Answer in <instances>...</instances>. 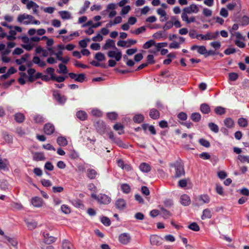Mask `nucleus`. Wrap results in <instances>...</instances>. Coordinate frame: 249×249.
<instances>
[{
	"label": "nucleus",
	"instance_id": "473e14b6",
	"mask_svg": "<svg viewBox=\"0 0 249 249\" xmlns=\"http://www.w3.org/2000/svg\"><path fill=\"white\" fill-rule=\"evenodd\" d=\"M153 37L156 39H160L161 38H165L167 37L166 34L164 31H159L154 34Z\"/></svg>",
	"mask_w": 249,
	"mask_h": 249
},
{
	"label": "nucleus",
	"instance_id": "1a4fd4ad",
	"mask_svg": "<svg viewBox=\"0 0 249 249\" xmlns=\"http://www.w3.org/2000/svg\"><path fill=\"white\" fill-rule=\"evenodd\" d=\"M110 48H113L114 50H118L115 46V42L114 40L107 39L106 43L103 46L102 49L104 50H108Z\"/></svg>",
	"mask_w": 249,
	"mask_h": 249
},
{
	"label": "nucleus",
	"instance_id": "69168bd1",
	"mask_svg": "<svg viewBox=\"0 0 249 249\" xmlns=\"http://www.w3.org/2000/svg\"><path fill=\"white\" fill-rule=\"evenodd\" d=\"M44 168L49 171H53L54 169V166L50 161L46 162L44 165Z\"/></svg>",
	"mask_w": 249,
	"mask_h": 249
},
{
	"label": "nucleus",
	"instance_id": "f03ea898",
	"mask_svg": "<svg viewBox=\"0 0 249 249\" xmlns=\"http://www.w3.org/2000/svg\"><path fill=\"white\" fill-rule=\"evenodd\" d=\"M93 125L96 131L100 135L105 134L108 128L106 123L102 120H95L93 123Z\"/></svg>",
	"mask_w": 249,
	"mask_h": 249
},
{
	"label": "nucleus",
	"instance_id": "aec40b11",
	"mask_svg": "<svg viewBox=\"0 0 249 249\" xmlns=\"http://www.w3.org/2000/svg\"><path fill=\"white\" fill-rule=\"evenodd\" d=\"M224 124L228 128H232L234 126V122L230 117L226 118L224 120Z\"/></svg>",
	"mask_w": 249,
	"mask_h": 249
},
{
	"label": "nucleus",
	"instance_id": "e2e57ef3",
	"mask_svg": "<svg viewBox=\"0 0 249 249\" xmlns=\"http://www.w3.org/2000/svg\"><path fill=\"white\" fill-rule=\"evenodd\" d=\"M210 45L215 50H218L221 46V43L219 41L212 42L210 43Z\"/></svg>",
	"mask_w": 249,
	"mask_h": 249
},
{
	"label": "nucleus",
	"instance_id": "f704fd0d",
	"mask_svg": "<svg viewBox=\"0 0 249 249\" xmlns=\"http://www.w3.org/2000/svg\"><path fill=\"white\" fill-rule=\"evenodd\" d=\"M237 124L240 126L245 127L248 126V122L246 119L240 118L238 119Z\"/></svg>",
	"mask_w": 249,
	"mask_h": 249
},
{
	"label": "nucleus",
	"instance_id": "a19ab883",
	"mask_svg": "<svg viewBox=\"0 0 249 249\" xmlns=\"http://www.w3.org/2000/svg\"><path fill=\"white\" fill-rule=\"evenodd\" d=\"M9 183L6 180L1 179L0 180V188L3 190H6L8 189Z\"/></svg>",
	"mask_w": 249,
	"mask_h": 249
},
{
	"label": "nucleus",
	"instance_id": "338daca9",
	"mask_svg": "<svg viewBox=\"0 0 249 249\" xmlns=\"http://www.w3.org/2000/svg\"><path fill=\"white\" fill-rule=\"evenodd\" d=\"M173 26V22L171 21H167L164 25V26L163 27V29L164 31L167 30L168 29H171Z\"/></svg>",
	"mask_w": 249,
	"mask_h": 249
},
{
	"label": "nucleus",
	"instance_id": "4468645a",
	"mask_svg": "<svg viewBox=\"0 0 249 249\" xmlns=\"http://www.w3.org/2000/svg\"><path fill=\"white\" fill-rule=\"evenodd\" d=\"M31 203L34 206L39 208L42 206L43 200L39 197L35 196L32 198Z\"/></svg>",
	"mask_w": 249,
	"mask_h": 249
},
{
	"label": "nucleus",
	"instance_id": "3c124183",
	"mask_svg": "<svg viewBox=\"0 0 249 249\" xmlns=\"http://www.w3.org/2000/svg\"><path fill=\"white\" fill-rule=\"evenodd\" d=\"M239 77V75L236 72H230L229 74V80L231 81H236Z\"/></svg>",
	"mask_w": 249,
	"mask_h": 249
},
{
	"label": "nucleus",
	"instance_id": "680f3d73",
	"mask_svg": "<svg viewBox=\"0 0 249 249\" xmlns=\"http://www.w3.org/2000/svg\"><path fill=\"white\" fill-rule=\"evenodd\" d=\"M16 31L14 30H10L9 31V36H7V39L8 40H15L16 39Z\"/></svg>",
	"mask_w": 249,
	"mask_h": 249
},
{
	"label": "nucleus",
	"instance_id": "de8ad7c7",
	"mask_svg": "<svg viewBox=\"0 0 249 249\" xmlns=\"http://www.w3.org/2000/svg\"><path fill=\"white\" fill-rule=\"evenodd\" d=\"M58 67L59 68V70H57V72L58 73H63L65 74L68 72L67 68L65 65H63L62 64H59L58 65Z\"/></svg>",
	"mask_w": 249,
	"mask_h": 249
},
{
	"label": "nucleus",
	"instance_id": "9d476101",
	"mask_svg": "<svg viewBox=\"0 0 249 249\" xmlns=\"http://www.w3.org/2000/svg\"><path fill=\"white\" fill-rule=\"evenodd\" d=\"M107 56L111 58H115L116 61H119L122 57L121 52H116L115 51H109L107 53Z\"/></svg>",
	"mask_w": 249,
	"mask_h": 249
},
{
	"label": "nucleus",
	"instance_id": "8fccbe9b",
	"mask_svg": "<svg viewBox=\"0 0 249 249\" xmlns=\"http://www.w3.org/2000/svg\"><path fill=\"white\" fill-rule=\"evenodd\" d=\"M27 226L29 229L32 230L35 229L37 225V223L36 221H28L26 222Z\"/></svg>",
	"mask_w": 249,
	"mask_h": 249
},
{
	"label": "nucleus",
	"instance_id": "4d7b16f0",
	"mask_svg": "<svg viewBox=\"0 0 249 249\" xmlns=\"http://www.w3.org/2000/svg\"><path fill=\"white\" fill-rule=\"evenodd\" d=\"M241 25L245 26L249 24V18L248 16H244L240 20Z\"/></svg>",
	"mask_w": 249,
	"mask_h": 249
},
{
	"label": "nucleus",
	"instance_id": "c85d7f7f",
	"mask_svg": "<svg viewBox=\"0 0 249 249\" xmlns=\"http://www.w3.org/2000/svg\"><path fill=\"white\" fill-rule=\"evenodd\" d=\"M14 118L16 121L18 123H22L25 120L24 115L21 113H16Z\"/></svg>",
	"mask_w": 249,
	"mask_h": 249
},
{
	"label": "nucleus",
	"instance_id": "4be33fe9",
	"mask_svg": "<svg viewBox=\"0 0 249 249\" xmlns=\"http://www.w3.org/2000/svg\"><path fill=\"white\" fill-rule=\"evenodd\" d=\"M160 115L159 111L155 108H152L150 110L149 116L153 119H158L160 117Z\"/></svg>",
	"mask_w": 249,
	"mask_h": 249
},
{
	"label": "nucleus",
	"instance_id": "f257e3e1",
	"mask_svg": "<svg viewBox=\"0 0 249 249\" xmlns=\"http://www.w3.org/2000/svg\"><path fill=\"white\" fill-rule=\"evenodd\" d=\"M170 166L175 169V172L173 178H178L185 175L184 165L181 160H176L170 164Z\"/></svg>",
	"mask_w": 249,
	"mask_h": 249
},
{
	"label": "nucleus",
	"instance_id": "dca6fc26",
	"mask_svg": "<svg viewBox=\"0 0 249 249\" xmlns=\"http://www.w3.org/2000/svg\"><path fill=\"white\" fill-rule=\"evenodd\" d=\"M9 165V162L7 159H2L0 158V170H6Z\"/></svg>",
	"mask_w": 249,
	"mask_h": 249
},
{
	"label": "nucleus",
	"instance_id": "a878e982",
	"mask_svg": "<svg viewBox=\"0 0 249 249\" xmlns=\"http://www.w3.org/2000/svg\"><path fill=\"white\" fill-rule=\"evenodd\" d=\"M97 175V172L93 169H88L87 170V177L89 179H94Z\"/></svg>",
	"mask_w": 249,
	"mask_h": 249
},
{
	"label": "nucleus",
	"instance_id": "0eeeda50",
	"mask_svg": "<svg viewBox=\"0 0 249 249\" xmlns=\"http://www.w3.org/2000/svg\"><path fill=\"white\" fill-rule=\"evenodd\" d=\"M43 131L47 135H52L55 131V127L52 123H47L43 126Z\"/></svg>",
	"mask_w": 249,
	"mask_h": 249
},
{
	"label": "nucleus",
	"instance_id": "7ed1b4c3",
	"mask_svg": "<svg viewBox=\"0 0 249 249\" xmlns=\"http://www.w3.org/2000/svg\"><path fill=\"white\" fill-rule=\"evenodd\" d=\"M91 197L96 199L100 204L107 205L111 201V198L105 194H100L97 196L96 194H92Z\"/></svg>",
	"mask_w": 249,
	"mask_h": 249
},
{
	"label": "nucleus",
	"instance_id": "774afa93",
	"mask_svg": "<svg viewBox=\"0 0 249 249\" xmlns=\"http://www.w3.org/2000/svg\"><path fill=\"white\" fill-rule=\"evenodd\" d=\"M178 118L182 121H185L187 119V115L186 113L181 112L177 115Z\"/></svg>",
	"mask_w": 249,
	"mask_h": 249
},
{
	"label": "nucleus",
	"instance_id": "e433bc0d",
	"mask_svg": "<svg viewBox=\"0 0 249 249\" xmlns=\"http://www.w3.org/2000/svg\"><path fill=\"white\" fill-rule=\"evenodd\" d=\"M144 117L142 114H136L133 117V121L135 123L139 124L143 122Z\"/></svg>",
	"mask_w": 249,
	"mask_h": 249
},
{
	"label": "nucleus",
	"instance_id": "a211bd4d",
	"mask_svg": "<svg viewBox=\"0 0 249 249\" xmlns=\"http://www.w3.org/2000/svg\"><path fill=\"white\" fill-rule=\"evenodd\" d=\"M113 129L118 131V133L119 135L123 134L124 133V126L121 123L115 124L113 126Z\"/></svg>",
	"mask_w": 249,
	"mask_h": 249
},
{
	"label": "nucleus",
	"instance_id": "6e6552de",
	"mask_svg": "<svg viewBox=\"0 0 249 249\" xmlns=\"http://www.w3.org/2000/svg\"><path fill=\"white\" fill-rule=\"evenodd\" d=\"M43 242L48 245L54 243L57 239L56 237L51 235L49 233L43 232Z\"/></svg>",
	"mask_w": 249,
	"mask_h": 249
},
{
	"label": "nucleus",
	"instance_id": "49530a36",
	"mask_svg": "<svg viewBox=\"0 0 249 249\" xmlns=\"http://www.w3.org/2000/svg\"><path fill=\"white\" fill-rule=\"evenodd\" d=\"M121 188L123 192L125 194H128L131 190L130 186L127 183L122 184Z\"/></svg>",
	"mask_w": 249,
	"mask_h": 249
},
{
	"label": "nucleus",
	"instance_id": "603ef678",
	"mask_svg": "<svg viewBox=\"0 0 249 249\" xmlns=\"http://www.w3.org/2000/svg\"><path fill=\"white\" fill-rule=\"evenodd\" d=\"M90 4V2L89 1L86 0L84 3V6L81 8L80 11H79V14L81 15L83 14L85 12L86 10L89 8V5Z\"/></svg>",
	"mask_w": 249,
	"mask_h": 249
},
{
	"label": "nucleus",
	"instance_id": "09e8293b",
	"mask_svg": "<svg viewBox=\"0 0 249 249\" xmlns=\"http://www.w3.org/2000/svg\"><path fill=\"white\" fill-rule=\"evenodd\" d=\"M118 166L124 169V168L128 169L129 166L128 164H124V161L122 159L118 160L117 161Z\"/></svg>",
	"mask_w": 249,
	"mask_h": 249
},
{
	"label": "nucleus",
	"instance_id": "37998d69",
	"mask_svg": "<svg viewBox=\"0 0 249 249\" xmlns=\"http://www.w3.org/2000/svg\"><path fill=\"white\" fill-rule=\"evenodd\" d=\"M188 228L195 231H198L200 230L199 226L196 222H193L188 226Z\"/></svg>",
	"mask_w": 249,
	"mask_h": 249
},
{
	"label": "nucleus",
	"instance_id": "f3484780",
	"mask_svg": "<svg viewBox=\"0 0 249 249\" xmlns=\"http://www.w3.org/2000/svg\"><path fill=\"white\" fill-rule=\"evenodd\" d=\"M62 249H75L72 243L67 239L62 241Z\"/></svg>",
	"mask_w": 249,
	"mask_h": 249
},
{
	"label": "nucleus",
	"instance_id": "ddd939ff",
	"mask_svg": "<svg viewBox=\"0 0 249 249\" xmlns=\"http://www.w3.org/2000/svg\"><path fill=\"white\" fill-rule=\"evenodd\" d=\"M183 11L188 14H191L192 13H197L199 9L196 5L192 4L190 5V6L184 8Z\"/></svg>",
	"mask_w": 249,
	"mask_h": 249
},
{
	"label": "nucleus",
	"instance_id": "cd10ccee",
	"mask_svg": "<svg viewBox=\"0 0 249 249\" xmlns=\"http://www.w3.org/2000/svg\"><path fill=\"white\" fill-rule=\"evenodd\" d=\"M33 118L35 123L36 124H41L43 123L44 121L43 117L39 114L33 115Z\"/></svg>",
	"mask_w": 249,
	"mask_h": 249
},
{
	"label": "nucleus",
	"instance_id": "423d86ee",
	"mask_svg": "<svg viewBox=\"0 0 249 249\" xmlns=\"http://www.w3.org/2000/svg\"><path fill=\"white\" fill-rule=\"evenodd\" d=\"M68 75L71 79L80 83L83 82L86 78V75L84 73L77 74L73 72H70Z\"/></svg>",
	"mask_w": 249,
	"mask_h": 249
},
{
	"label": "nucleus",
	"instance_id": "bb28decb",
	"mask_svg": "<svg viewBox=\"0 0 249 249\" xmlns=\"http://www.w3.org/2000/svg\"><path fill=\"white\" fill-rule=\"evenodd\" d=\"M212 217L211 211L209 209H204L203 211L201 219L204 220L207 218H210Z\"/></svg>",
	"mask_w": 249,
	"mask_h": 249
},
{
	"label": "nucleus",
	"instance_id": "9b49d317",
	"mask_svg": "<svg viewBox=\"0 0 249 249\" xmlns=\"http://www.w3.org/2000/svg\"><path fill=\"white\" fill-rule=\"evenodd\" d=\"M115 207L119 210H123L126 207V201L123 198H119L115 202Z\"/></svg>",
	"mask_w": 249,
	"mask_h": 249
},
{
	"label": "nucleus",
	"instance_id": "2eb2a0df",
	"mask_svg": "<svg viewBox=\"0 0 249 249\" xmlns=\"http://www.w3.org/2000/svg\"><path fill=\"white\" fill-rule=\"evenodd\" d=\"M180 201L181 204L184 206H188L191 203L190 197L186 194H184L180 196Z\"/></svg>",
	"mask_w": 249,
	"mask_h": 249
},
{
	"label": "nucleus",
	"instance_id": "5fc2aeb1",
	"mask_svg": "<svg viewBox=\"0 0 249 249\" xmlns=\"http://www.w3.org/2000/svg\"><path fill=\"white\" fill-rule=\"evenodd\" d=\"M101 221L103 225L106 226H109L111 224V221L109 218L107 216H103L101 219Z\"/></svg>",
	"mask_w": 249,
	"mask_h": 249
},
{
	"label": "nucleus",
	"instance_id": "6ab92c4d",
	"mask_svg": "<svg viewBox=\"0 0 249 249\" xmlns=\"http://www.w3.org/2000/svg\"><path fill=\"white\" fill-rule=\"evenodd\" d=\"M139 168L141 171L143 173H148L151 169V166L145 162L142 163L140 165Z\"/></svg>",
	"mask_w": 249,
	"mask_h": 249
},
{
	"label": "nucleus",
	"instance_id": "4c0bfd02",
	"mask_svg": "<svg viewBox=\"0 0 249 249\" xmlns=\"http://www.w3.org/2000/svg\"><path fill=\"white\" fill-rule=\"evenodd\" d=\"M3 138L4 139L6 142L8 143H13V136L11 135L8 134L7 132L3 133Z\"/></svg>",
	"mask_w": 249,
	"mask_h": 249
},
{
	"label": "nucleus",
	"instance_id": "c9c22d12",
	"mask_svg": "<svg viewBox=\"0 0 249 249\" xmlns=\"http://www.w3.org/2000/svg\"><path fill=\"white\" fill-rule=\"evenodd\" d=\"M113 142L121 148H127L128 147L127 145L124 143V142L119 138H116Z\"/></svg>",
	"mask_w": 249,
	"mask_h": 249
},
{
	"label": "nucleus",
	"instance_id": "c03bdc74",
	"mask_svg": "<svg viewBox=\"0 0 249 249\" xmlns=\"http://www.w3.org/2000/svg\"><path fill=\"white\" fill-rule=\"evenodd\" d=\"M154 44H155V41L153 39H151L148 41H146L143 44L142 47L144 49H147L150 48L151 47L154 46Z\"/></svg>",
	"mask_w": 249,
	"mask_h": 249
},
{
	"label": "nucleus",
	"instance_id": "2f4dec72",
	"mask_svg": "<svg viewBox=\"0 0 249 249\" xmlns=\"http://www.w3.org/2000/svg\"><path fill=\"white\" fill-rule=\"evenodd\" d=\"M190 118L193 122H194L195 123H197V122H199V121L200 120L201 116L200 113H197V112H195V113H193L191 114Z\"/></svg>",
	"mask_w": 249,
	"mask_h": 249
},
{
	"label": "nucleus",
	"instance_id": "20e7f679",
	"mask_svg": "<svg viewBox=\"0 0 249 249\" xmlns=\"http://www.w3.org/2000/svg\"><path fill=\"white\" fill-rule=\"evenodd\" d=\"M53 95L54 99L59 104H64L67 100V97L65 95H61L57 90H54L53 91Z\"/></svg>",
	"mask_w": 249,
	"mask_h": 249
},
{
	"label": "nucleus",
	"instance_id": "7c9ffc66",
	"mask_svg": "<svg viewBox=\"0 0 249 249\" xmlns=\"http://www.w3.org/2000/svg\"><path fill=\"white\" fill-rule=\"evenodd\" d=\"M29 53H26L24 55H23L20 59H17L16 60V63L17 65H21L23 62H25L27 61V59L30 57Z\"/></svg>",
	"mask_w": 249,
	"mask_h": 249
},
{
	"label": "nucleus",
	"instance_id": "c756f323",
	"mask_svg": "<svg viewBox=\"0 0 249 249\" xmlns=\"http://www.w3.org/2000/svg\"><path fill=\"white\" fill-rule=\"evenodd\" d=\"M59 14L63 19H69L71 18L70 13L67 11H59Z\"/></svg>",
	"mask_w": 249,
	"mask_h": 249
},
{
	"label": "nucleus",
	"instance_id": "a18cd8bd",
	"mask_svg": "<svg viewBox=\"0 0 249 249\" xmlns=\"http://www.w3.org/2000/svg\"><path fill=\"white\" fill-rule=\"evenodd\" d=\"M5 238L7 240V241L10 243L12 246L13 247H17L18 245V241L15 238L10 237L7 236H5Z\"/></svg>",
	"mask_w": 249,
	"mask_h": 249
},
{
	"label": "nucleus",
	"instance_id": "b1692460",
	"mask_svg": "<svg viewBox=\"0 0 249 249\" xmlns=\"http://www.w3.org/2000/svg\"><path fill=\"white\" fill-rule=\"evenodd\" d=\"M77 117L81 121H85L88 118L87 113L84 111H78L76 113Z\"/></svg>",
	"mask_w": 249,
	"mask_h": 249
},
{
	"label": "nucleus",
	"instance_id": "bf43d9fd",
	"mask_svg": "<svg viewBox=\"0 0 249 249\" xmlns=\"http://www.w3.org/2000/svg\"><path fill=\"white\" fill-rule=\"evenodd\" d=\"M66 79V77L62 76H56L55 75L54 76H52L53 81H55L58 83H61L65 81Z\"/></svg>",
	"mask_w": 249,
	"mask_h": 249
},
{
	"label": "nucleus",
	"instance_id": "39448f33",
	"mask_svg": "<svg viewBox=\"0 0 249 249\" xmlns=\"http://www.w3.org/2000/svg\"><path fill=\"white\" fill-rule=\"evenodd\" d=\"M118 240L121 244L127 245L130 242L131 237L129 233L124 232L120 234Z\"/></svg>",
	"mask_w": 249,
	"mask_h": 249
},
{
	"label": "nucleus",
	"instance_id": "393cba45",
	"mask_svg": "<svg viewBox=\"0 0 249 249\" xmlns=\"http://www.w3.org/2000/svg\"><path fill=\"white\" fill-rule=\"evenodd\" d=\"M200 110L204 114H208L211 111L209 106L205 103L202 104L200 105Z\"/></svg>",
	"mask_w": 249,
	"mask_h": 249
},
{
	"label": "nucleus",
	"instance_id": "f8f14e48",
	"mask_svg": "<svg viewBox=\"0 0 249 249\" xmlns=\"http://www.w3.org/2000/svg\"><path fill=\"white\" fill-rule=\"evenodd\" d=\"M161 238L156 235H153L150 236V241L152 245L159 246L161 243Z\"/></svg>",
	"mask_w": 249,
	"mask_h": 249
},
{
	"label": "nucleus",
	"instance_id": "6e6d98bb",
	"mask_svg": "<svg viewBox=\"0 0 249 249\" xmlns=\"http://www.w3.org/2000/svg\"><path fill=\"white\" fill-rule=\"evenodd\" d=\"M199 142L200 144V145H201L206 148H208L210 146V142L205 139H203V138L200 139L199 140Z\"/></svg>",
	"mask_w": 249,
	"mask_h": 249
},
{
	"label": "nucleus",
	"instance_id": "0e129e2a",
	"mask_svg": "<svg viewBox=\"0 0 249 249\" xmlns=\"http://www.w3.org/2000/svg\"><path fill=\"white\" fill-rule=\"evenodd\" d=\"M107 115L108 119L112 121L115 120L118 116V114L114 112L107 113Z\"/></svg>",
	"mask_w": 249,
	"mask_h": 249
},
{
	"label": "nucleus",
	"instance_id": "ea45409f",
	"mask_svg": "<svg viewBox=\"0 0 249 249\" xmlns=\"http://www.w3.org/2000/svg\"><path fill=\"white\" fill-rule=\"evenodd\" d=\"M72 203L73 206H74L75 207L78 208H84V204L82 203V201L79 199H76L72 201Z\"/></svg>",
	"mask_w": 249,
	"mask_h": 249
},
{
	"label": "nucleus",
	"instance_id": "864d4df0",
	"mask_svg": "<svg viewBox=\"0 0 249 249\" xmlns=\"http://www.w3.org/2000/svg\"><path fill=\"white\" fill-rule=\"evenodd\" d=\"M62 212L65 214H69L71 213V208L67 205L63 204L61 207Z\"/></svg>",
	"mask_w": 249,
	"mask_h": 249
},
{
	"label": "nucleus",
	"instance_id": "5701e85b",
	"mask_svg": "<svg viewBox=\"0 0 249 249\" xmlns=\"http://www.w3.org/2000/svg\"><path fill=\"white\" fill-rule=\"evenodd\" d=\"M160 211L161 215L165 219H167L172 215V213L163 207H160Z\"/></svg>",
	"mask_w": 249,
	"mask_h": 249
},
{
	"label": "nucleus",
	"instance_id": "052dcab7",
	"mask_svg": "<svg viewBox=\"0 0 249 249\" xmlns=\"http://www.w3.org/2000/svg\"><path fill=\"white\" fill-rule=\"evenodd\" d=\"M238 159L242 163L246 162L249 163V156L239 155L238 156Z\"/></svg>",
	"mask_w": 249,
	"mask_h": 249
},
{
	"label": "nucleus",
	"instance_id": "79ce46f5",
	"mask_svg": "<svg viewBox=\"0 0 249 249\" xmlns=\"http://www.w3.org/2000/svg\"><path fill=\"white\" fill-rule=\"evenodd\" d=\"M208 126L210 130L213 132L217 133L219 131V127L218 125L213 123H209L208 124Z\"/></svg>",
	"mask_w": 249,
	"mask_h": 249
},
{
	"label": "nucleus",
	"instance_id": "412c9836",
	"mask_svg": "<svg viewBox=\"0 0 249 249\" xmlns=\"http://www.w3.org/2000/svg\"><path fill=\"white\" fill-rule=\"evenodd\" d=\"M56 142L60 146H66L68 144L67 139L63 136L58 137L56 140Z\"/></svg>",
	"mask_w": 249,
	"mask_h": 249
},
{
	"label": "nucleus",
	"instance_id": "72a5a7b5",
	"mask_svg": "<svg viewBox=\"0 0 249 249\" xmlns=\"http://www.w3.org/2000/svg\"><path fill=\"white\" fill-rule=\"evenodd\" d=\"M45 159V157L43 153L36 152L34 156V160L36 161L43 160Z\"/></svg>",
	"mask_w": 249,
	"mask_h": 249
},
{
	"label": "nucleus",
	"instance_id": "13d9d810",
	"mask_svg": "<svg viewBox=\"0 0 249 249\" xmlns=\"http://www.w3.org/2000/svg\"><path fill=\"white\" fill-rule=\"evenodd\" d=\"M94 58L98 61H102L105 59V55L101 52L96 53L95 55Z\"/></svg>",
	"mask_w": 249,
	"mask_h": 249
},
{
	"label": "nucleus",
	"instance_id": "58836bf2",
	"mask_svg": "<svg viewBox=\"0 0 249 249\" xmlns=\"http://www.w3.org/2000/svg\"><path fill=\"white\" fill-rule=\"evenodd\" d=\"M215 114L218 115H222L226 113V109L222 107H217L214 109Z\"/></svg>",
	"mask_w": 249,
	"mask_h": 249
}]
</instances>
